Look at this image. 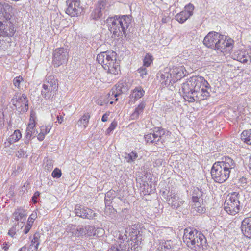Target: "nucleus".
<instances>
[{
	"label": "nucleus",
	"mask_w": 251,
	"mask_h": 251,
	"mask_svg": "<svg viewBox=\"0 0 251 251\" xmlns=\"http://www.w3.org/2000/svg\"><path fill=\"white\" fill-rule=\"evenodd\" d=\"M13 215L15 221L21 222L20 226L22 227L26 219L25 211L23 209H18L14 212Z\"/></svg>",
	"instance_id": "obj_22"
},
{
	"label": "nucleus",
	"mask_w": 251,
	"mask_h": 251,
	"mask_svg": "<svg viewBox=\"0 0 251 251\" xmlns=\"http://www.w3.org/2000/svg\"><path fill=\"white\" fill-rule=\"evenodd\" d=\"M9 246L7 245V244L5 242L4 244H3V249L5 250V251H7L8 249H9Z\"/></svg>",
	"instance_id": "obj_57"
},
{
	"label": "nucleus",
	"mask_w": 251,
	"mask_h": 251,
	"mask_svg": "<svg viewBox=\"0 0 251 251\" xmlns=\"http://www.w3.org/2000/svg\"><path fill=\"white\" fill-rule=\"evenodd\" d=\"M212 88L208 82L202 76L200 77L194 93L195 101L203 100L210 97Z\"/></svg>",
	"instance_id": "obj_9"
},
{
	"label": "nucleus",
	"mask_w": 251,
	"mask_h": 251,
	"mask_svg": "<svg viewBox=\"0 0 251 251\" xmlns=\"http://www.w3.org/2000/svg\"><path fill=\"white\" fill-rule=\"evenodd\" d=\"M116 88H112L108 93V99L112 100L114 98L115 101L118 100V96L121 94L126 92L128 90V87L125 82L118 83L116 85Z\"/></svg>",
	"instance_id": "obj_18"
},
{
	"label": "nucleus",
	"mask_w": 251,
	"mask_h": 251,
	"mask_svg": "<svg viewBox=\"0 0 251 251\" xmlns=\"http://www.w3.org/2000/svg\"><path fill=\"white\" fill-rule=\"evenodd\" d=\"M217 43L215 50H219L222 52H229L233 46V41L231 39L226 40L223 35H221L219 40L217 41Z\"/></svg>",
	"instance_id": "obj_17"
},
{
	"label": "nucleus",
	"mask_w": 251,
	"mask_h": 251,
	"mask_svg": "<svg viewBox=\"0 0 251 251\" xmlns=\"http://www.w3.org/2000/svg\"><path fill=\"white\" fill-rule=\"evenodd\" d=\"M205 190L198 187L194 188L192 194V205L193 211L198 214L204 213L206 209L203 206V197Z\"/></svg>",
	"instance_id": "obj_11"
},
{
	"label": "nucleus",
	"mask_w": 251,
	"mask_h": 251,
	"mask_svg": "<svg viewBox=\"0 0 251 251\" xmlns=\"http://www.w3.org/2000/svg\"><path fill=\"white\" fill-rule=\"evenodd\" d=\"M29 183L28 182H25L23 186V187H27L29 185Z\"/></svg>",
	"instance_id": "obj_59"
},
{
	"label": "nucleus",
	"mask_w": 251,
	"mask_h": 251,
	"mask_svg": "<svg viewBox=\"0 0 251 251\" xmlns=\"http://www.w3.org/2000/svg\"><path fill=\"white\" fill-rule=\"evenodd\" d=\"M74 211L75 216L83 219H94L97 216V214L92 209L80 204L75 205Z\"/></svg>",
	"instance_id": "obj_16"
},
{
	"label": "nucleus",
	"mask_w": 251,
	"mask_h": 251,
	"mask_svg": "<svg viewBox=\"0 0 251 251\" xmlns=\"http://www.w3.org/2000/svg\"><path fill=\"white\" fill-rule=\"evenodd\" d=\"M66 5V13L71 17H77L83 12L80 0H67Z\"/></svg>",
	"instance_id": "obj_13"
},
{
	"label": "nucleus",
	"mask_w": 251,
	"mask_h": 251,
	"mask_svg": "<svg viewBox=\"0 0 251 251\" xmlns=\"http://www.w3.org/2000/svg\"><path fill=\"white\" fill-rule=\"evenodd\" d=\"M117 125V123L115 121H113L109 127L107 128L106 130V134H109L111 132L113 131V130L116 128V126Z\"/></svg>",
	"instance_id": "obj_44"
},
{
	"label": "nucleus",
	"mask_w": 251,
	"mask_h": 251,
	"mask_svg": "<svg viewBox=\"0 0 251 251\" xmlns=\"http://www.w3.org/2000/svg\"><path fill=\"white\" fill-rule=\"evenodd\" d=\"M98 229H99V230H101V231H103V229H96V230H97Z\"/></svg>",
	"instance_id": "obj_61"
},
{
	"label": "nucleus",
	"mask_w": 251,
	"mask_h": 251,
	"mask_svg": "<svg viewBox=\"0 0 251 251\" xmlns=\"http://www.w3.org/2000/svg\"><path fill=\"white\" fill-rule=\"evenodd\" d=\"M52 163L50 161L45 165V170H49L52 168Z\"/></svg>",
	"instance_id": "obj_55"
},
{
	"label": "nucleus",
	"mask_w": 251,
	"mask_h": 251,
	"mask_svg": "<svg viewBox=\"0 0 251 251\" xmlns=\"http://www.w3.org/2000/svg\"><path fill=\"white\" fill-rule=\"evenodd\" d=\"M183 240L188 247L196 251H202L207 247V241L204 235L191 227L184 229Z\"/></svg>",
	"instance_id": "obj_3"
},
{
	"label": "nucleus",
	"mask_w": 251,
	"mask_h": 251,
	"mask_svg": "<svg viewBox=\"0 0 251 251\" xmlns=\"http://www.w3.org/2000/svg\"><path fill=\"white\" fill-rule=\"evenodd\" d=\"M239 193L234 192L228 195L224 203V210L229 214L234 215L238 213L240 209Z\"/></svg>",
	"instance_id": "obj_8"
},
{
	"label": "nucleus",
	"mask_w": 251,
	"mask_h": 251,
	"mask_svg": "<svg viewBox=\"0 0 251 251\" xmlns=\"http://www.w3.org/2000/svg\"><path fill=\"white\" fill-rule=\"evenodd\" d=\"M106 2L103 0H99L96 7L97 9L103 14L105 12Z\"/></svg>",
	"instance_id": "obj_34"
},
{
	"label": "nucleus",
	"mask_w": 251,
	"mask_h": 251,
	"mask_svg": "<svg viewBox=\"0 0 251 251\" xmlns=\"http://www.w3.org/2000/svg\"><path fill=\"white\" fill-rule=\"evenodd\" d=\"M86 236H95L96 235L97 230L95 229V227L90 226H86Z\"/></svg>",
	"instance_id": "obj_36"
},
{
	"label": "nucleus",
	"mask_w": 251,
	"mask_h": 251,
	"mask_svg": "<svg viewBox=\"0 0 251 251\" xmlns=\"http://www.w3.org/2000/svg\"><path fill=\"white\" fill-rule=\"evenodd\" d=\"M235 167L236 163L231 158L227 156L222 158V161L213 164L211 170L212 177L216 182L223 183L229 178Z\"/></svg>",
	"instance_id": "obj_2"
},
{
	"label": "nucleus",
	"mask_w": 251,
	"mask_h": 251,
	"mask_svg": "<svg viewBox=\"0 0 251 251\" xmlns=\"http://www.w3.org/2000/svg\"><path fill=\"white\" fill-rule=\"evenodd\" d=\"M187 71L184 66L176 67L170 69L166 68L157 74V77H160V81L164 85H169L181 79L185 76Z\"/></svg>",
	"instance_id": "obj_5"
},
{
	"label": "nucleus",
	"mask_w": 251,
	"mask_h": 251,
	"mask_svg": "<svg viewBox=\"0 0 251 251\" xmlns=\"http://www.w3.org/2000/svg\"><path fill=\"white\" fill-rule=\"evenodd\" d=\"M140 248L126 234H120L116 243L112 245L107 251H138Z\"/></svg>",
	"instance_id": "obj_6"
},
{
	"label": "nucleus",
	"mask_w": 251,
	"mask_h": 251,
	"mask_svg": "<svg viewBox=\"0 0 251 251\" xmlns=\"http://www.w3.org/2000/svg\"><path fill=\"white\" fill-rule=\"evenodd\" d=\"M138 157L137 153L135 151H132L128 153L125 158L127 160L128 163L134 162Z\"/></svg>",
	"instance_id": "obj_32"
},
{
	"label": "nucleus",
	"mask_w": 251,
	"mask_h": 251,
	"mask_svg": "<svg viewBox=\"0 0 251 251\" xmlns=\"http://www.w3.org/2000/svg\"><path fill=\"white\" fill-rule=\"evenodd\" d=\"M145 91L141 87H136L132 91L130 98L131 100L133 99L134 101H136L142 97Z\"/></svg>",
	"instance_id": "obj_26"
},
{
	"label": "nucleus",
	"mask_w": 251,
	"mask_h": 251,
	"mask_svg": "<svg viewBox=\"0 0 251 251\" xmlns=\"http://www.w3.org/2000/svg\"><path fill=\"white\" fill-rule=\"evenodd\" d=\"M32 226V225L27 223V224L25 225V228H24V233L25 234H27L29 231Z\"/></svg>",
	"instance_id": "obj_50"
},
{
	"label": "nucleus",
	"mask_w": 251,
	"mask_h": 251,
	"mask_svg": "<svg viewBox=\"0 0 251 251\" xmlns=\"http://www.w3.org/2000/svg\"><path fill=\"white\" fill-rule=\"evenodd\" d=\"M145 102H141L138 106L135 109L134 111L130 116V118L132 120H136L139 118V116L142 114L143 110L145 107Z\"/></svg>",
	"instance_id": "obj_27"
},
{
	"label": "nucleus",
	"mask_w": 251,
	"mask_h": 251,
	"mask_svg": "<svg viewBox=\"0 0 251 251\" xmlns=\"http://www.w3.org/2000/svg\"><path fill=\"white\" fill-rule=\"evenodd\" d=\"M102 15V14L100 12L97 8H95L91 13V17L95 20H97L100 19Z\"/></svg>",
	"instance_id": "obj_39"
},
{
	"label": "nucleus",
	"mask_w": 251,
	"mask_h": 251,
	"mask_svg": "<svg viewBox=\"0 0 251 251\" xmlns=\"http://www.w3.org/2000/svg\"><path fill=\"white\" fill-rule=\"evenodd\" d=\"M26 247L25 246L22 247L20 248V249L18 251H26Z\"/></svg>",
	"instance_id": "obj_58"
},
{
	"label": "nucleus",
	"mask_w": 251,
	"mask_h": 251,
	"mask_svg": "<svg viewBox=\"0 0 251 251\" xmlns=\"http://www.w3.org/2000/svg\"><path fill=\"white\" fill-rule=\"evenodd\" d=\"M241 140L248 145H251V129L244 130L241 135Z\"/></svg>",
	"instance_id": "obj_28"
},
{
	"label": "nucleus",
	"mask_w": 251,
	"mask_h": 251,
	"mask_svg": "<svg viewBox=\"0 0 251 251\" xmlns=\"http://www.w3.org/2000/svg\"><path fill=\"white\" fill-rule=\"evenodd\" d=\"M194 9V5L191 3H189L185 6V10L183 11H186V13L187 14H188V15L189 16V17H190L193 14Z\"/></svg>",
	"instance_id": "obj_40"
},
{
	"label": "nucleus",
	"mask_w": 251,
	"mask_h": 251,
	"mask_svg": "<svg viewBox=\"0 0 251 251\" xmlns=\"http://www.w3.org/2000/svg\"><path fill=\"white\" fill-rule=\"evenodd\" d=\"M16 230H17L16 227L13 226L9 229L8 234L9 236L13 237L14 236V235L16 234Z\"/></svg>",
	"instance_id": "obj_49"
},
{
	"label": "nucleus",
	"mask_w": 251,
	"mask_h": 251,
	"mask_svg": "<svg viewBox=\"0 0 251 251\" xmlns=\"http://www.w3.org/2000/svg\"><path fill=\"white\" fill-rule=\"evenodd\" d=\"M113 102H114L113 101H110V104H112L113 103Z\"/></svg>",
	"instance_id": "obj_60"
},
{
	"label": "nucleus",
	"mask_w": 251,
	"mask_h": 251,
	"mask_svg": "<svg viewBox=\"0 0 251 251\" xmlns=\"http://www.w3.org/2000/svg\"><path fill=\"white\" fill-rule=\"evenodd\" d=\"M40 194V193L39 191H36L34 193V194L32 198V201L34 204H35L37 202V199H38V198L39 197Z\"/></svg>",
	"instance_id": "obj_47"
},
{
	"label": "nucleus",
	"mask_w": 251,
	"mask_h": 251,
	"mask_svg": "<svg viewBox=\"0 0 251 251\" xmlns=\"http://www.w3.org/2000/svg\"><path fill=\"white\" fill-rule=\"evenodd\" d=\"M43 85H47L48 87H51L58 89V80L54 75H47L46 76Z\"/></svg>",
	"instance_id": "obj_24"
},
{
	"label": "nucleus",
	"mask_w": 251,
	"mask_h": 251,
	"mask_svg": "<svg viewBox=\"0 0 251 251\" xmlns=\"http://www.w3.org/2000/svg\"><path fill=\"white\" fill-rule=\"evenodd\" d=\"M111 199H108V198H105V207H106V209H105V213L106 214H108V210H113V208H111L110 207V204L111 203Z\"/></svg>",
	"instance_id": "obj_41"
},
{
	"label": "nucleus",
	"mask_w": 251,
	"mask_h": 251,
	"mask_svg": "<svg viewBox=\"0 0 251 251\" xmlns=\"http://www.w3.org/2000/svg\"><path fill=\"white\" fill-rule=\"evenodd\" d=\"M50 130V128H48L47 126H42L40 129V132H43L45 135L48 134Z\"/></svg>",
	"instance_id": "obj_48"
},
{
	"label": "nucleus",
	"mask_w": 251,
	"mask_h": 251,
	"mask_svg": "<svg viewBox=\"0 0 251 251\" xmlns=\"http://www.w3.org/2000/svg\"><path fill=\"white\" fill-rule=\"evenodd\" d=\"M232 57L234 60H236L241 63L251 62V58L249 53L245 50H238L235 51Z\"/></svg>",
	"instance_id": "obj_20"
},
{
	"label": "nucleus",
	"mask_w": 251,
	"mask_h": 251,
	"mask_svg": "<svg viewBox=\"0 0 251 251\" xmlns=\"http://www.w3.org/2000/svg\"><path fill=\"white\" fill-rule=\"evenodd\" d=\"M241 228L245 237L251 238V217L245 218L242 221Z\"/></svg>",
	"instance_id": "obj_21"
},
{
	"label": "nucleus",
	"mask_w": 251,
	"mask_h": 251,
	"mask_svg": "<svg viewBox=\"0 0 251 251\" xmlns=\"http://www.w3.org/2000/svg\"><path fill=\"white\" fill-rule=\"evenodd\" d=\"M173 242L171 241H167L164 243V248L167 250L171 249L173 247Z\"/></svg>",
	"instance_id": "obj_46"
},
{
	"label": "nucleus",
	"mask_w": 251,
	"mask_h": 251,
	"mask_svg": "<svg viewBox=\"0 0 251 251\" xmlns=\"http://www.w3.org/2000/svg\"><path fill=\"white\" fill-rule=\"evenodd\" d=\"M109 116V112L105 113L102 117L101 121L103 122H106L108 120V116Z\"/></svg>",
	"instance_id": "obj_52"
},
{
	"label": "nucleus",
	"mask_w": 251,
	"mask_h": 251,
	"mask_svg": "<svg viewBox=\"0 0 251 251\" xmlns=\"http://www.w3.org/2000/svg\"><path fill=\"white\" fill-rule=\"evenodd\" d=\"M62 175L61 171L58 168H55L52 173V176L54 178H59Z\"/></svg>",
	"instance_id": "obj_45"
},
{
	"label": "nucleus",
	"mask_w": 251,
	"mask_h": 251,
	"mask_svg": "<svg viewBox=\"0 0 251 251\" xmlns=\"http://www.w3.org/2000/svg\"><path fill=\"white\" fill-rule=\"evenodd\" d=\"M189 16L186 13V11H182L179 13L177 14L175 16V19L180 23H183L186 21L189 18Z\"/></svg>",
	"instance_id": "obj_30"
},
{
	"label": "nucleus",
	"mask_w": 251,
	"mask_h": 251,
	"mask_svg": "<svg viewBox=\"0 0 251 251\" xmlns=\"http://www.w3.org/2000/svg\"><path fill=\"white\" fill-rule=\"evenodd\" d=\"M152 56L149 54H146L143 60V66L149 67L152 63Z\"/></svg>",
	"instance_id": "obj_37"
},
{
	"label": "nucleus",
	"mask_w": 251,
	"mask_h": 251,
	"mask_svg": "<svg viewBox=\"0 0 251 251\" xmlns=\"http://www.w3.org/2000/svg\"><path fill=\"white\" fill-rule=\"evenodd\" d=\"M27 152V147L26 146H25L24 147L20 148L17 151V153L16 154V156L18 158L24 157L25 155V157L27 156L26 155Z\"/></svg>",
	"instance_id": "obj_38"
},
{
	"label": "nucleus",
	"mask_w": 251,
	"mask_h": 251,
	"mask_svg": "<svg viewBox=\"0 0 251 251\" xmlns=\"http://www.w3.org/2000/svg\"><path fill=\"white\" fill-rule=\"evenodd\" d=\"M45 135L43 134V132H40V133L38 134L37 138L40 141H43L45 138Z\"/></svg>",
	"instance_id": "obj_54"
},
{
	"label": "nucleus",
	"mask_w": 251,
	"mask_h": 251,
	"mask_svg": "<svg viewBox=\"0 0 251 251\" xmlns=\"http://www.w3.org/2000/svg\"><path fill=\"white\" fill-rule=\"evenodd\" d=\"M86 226H78L76 227L75 231L76 232V234H78V236H86Z\"/></svg>",
	"instance_id": "obj_35"
},
{
	"label": "nucleus",
	"mask_w": 251,
	"mask_h": 251,
	"mask_svg": "<svg viewBox=\"0 0 251 251\" xmlns=\"http://www.w3.org/2000/svg\"><path fill=\"white\" fill-rule=\"evenodd\" d=\"M40 237V235L38 233H36L34 236L33 238L31 240V244L30 246L34 245L35 250H36L38 249V247L40 244L39 238Z\"/></svg>",
	"instance_id": "obj_33"
},
{
	"label": "nucleus",
	"mask_w": 251,
	"mask_h": 251,
	"mask_svg": "<svg viewBox=\"0 0 251 251\" xmlns=\"http://www.w3.org/2000/svg\"><path fill=\"white\" fill-rule=\"evenodd\" d=\"M32 215H31L28 219V220H27V223L29 224H30L31 225H32L33 222H34V221L35 220L34 218V217H32Z\"/></svg>",
	"instance_id": "obj_56"
},
{
	"label": "nucleus",
	"mask_w": 251,
	"mask_h": 251,
	"mask_svg": "<svg viewBox=\"0 0 251 251\" xmlns=\"http://www.w3.org/2000/svg\"><path fill=\"white\" fill-rule=\"evenodd\" d=\"M109 31L115 37L129 38L130 29L132 26L131 17L129 15L115 16L106 20Z\"/></svg>",
	"instance_id": "obj_1"
},
{
	"label": "nucleus",
	"mask_w": 251,
	"mask_h": 251,
	"mask_svg": "<svg viewBox=\"0 0 251 251\" xmlns=\"http://www.w3.org/2000/svg\"><path fill=\"white\" fill-rule=\"evenodd\" d=\"M56 118L57 121L55 122V123L58 122L59 124H61L63 122L64 118L61 115H57Z\"/></svg>",
	"instance_id": "obj_53"
},
{
	"label": "nucleus",
	"mask_w": 251,
	"mask_h": 251,
	"mask_svg": "<svg viewBox=\"0 0 251 251\" xmlns=\"http://www.w3.org/2000/svg\"><path fill=\"white\" fill-rule=\"evenodd\" d=\"M57 90V89L51 87H49L47 85H43V89L41 91V94L46 99H49L54 96Z\"/></svg>",
	"instance_id": "obj_23"
},
{
	"label": "nucleus",
	"mask_w": 251,
	"mask_h": 251,
	"mask_svg": "<svg viewBox=\"0 0 251 251\" xmlns=\"http://www.w3.org/2000/svg\"><path fill=\"white\" fill-rule=\"evenodd\" d=\"M169 132L161 127H155L153 133L145 135L144 138L147 143L154 144L156 146L162 145L165 141V136Z\"/></svg>",
	"instance_id": "obj_10"
},
{
	"label": "nucleus",
	"mask_w": 251,
	"mask_h": 251,
	"mask_svg": "<svg viewBox=\"0 0 251 251\" xmlns=\"http://www.w3.org/2000/svg\"><path fill=\"white\" fill-rule=\"evenodd\" d=\"M221 37V34L218 32H210L204 38L203 44L207 47L215 49L216 44Z\"/></svg>",
	"instance_id": "obj_19"
},
{
	"label": "nucleus",
	"mask_w": 251,
	"mask_h": 251,
	"mask_svg": "<svg viewBox=\"0 0 251 251\" xmlns=\"http://www.w3.org/2000/svg\"><path fill=\"white\" fill-rule=\"evenodd\" d=\"M11 102L16 108L21 107V111L23 112L27 111L28 100L25 94H23L22 96H20L19 93H16L11 100Z\"/></svg>",
	"instance_id": "obj_15"
},
{
	"label": "nucleus",
	"mask_w": 251,
	"mask_h": 251,
	"mask_svg": "<svg viewBox=\"0 0 251 251\" xmlns=\"http://www.w3.org/2000/svg\"><path fill=\"white\" fill-rule=\"evenodd\" d=\"M116 56L115 52L109 50L99 54L97 56V61L108 73L116 75L120 71L119 63L116 59Z\"/></svg>",
	"instance_id": "obj_4"
},
{
	"label": "nucleus",
	"mask_w": 251,
	"mask_h": 251,
	"mask_svg": "<svg viewBox=\"0 0 251 251\" xmlns=\"http://www.w3.org/2000/svg\"><path fill=\"white\" fill-rule=\"evenodd\" d=\"M138 71L140 73V75L142 78H145L147 74V71L146 67L142 66L140 67L138 69Z\"/></svg>",
	"instance_id": "obj_43"
},
{
	"label": "nucleus",
	"mask_w": 251,
	"mask_h": 251,
	"mask_svg": "<svg viewBox=\"0 0 251 251\" xmlns=\"http://www.w3.org/2000/svg\"><path fill=\"white\" fill-rule=\"evenodd\" d=\"M68 58V51L67 49L57 48L53 51L52 64L54 67H58L65 63Z\"/></svg>",
	"instance_id": "obj_12"
},
{
	"label": "nucleus",
	"mask_w": 251,
	"mask_h": 251,
	"mask_svg": "<svg viewBox=\"0 0 251 251\" xmlns=\"http://www.w3.org/2000/svg\"><path fill=\"white\" fill-rule=\"evenodd\" d=\"M113 193H114V191H109L105 194V197L108 198V199H112L113 198Z\"/></svg>",
	"instance_id": "obj_51"
},
{
	"label": "nucleus",
	"mask_w": 251,
	"mask_h": 251,
	"mask_svg": "<svg viewBox=\"0 0 251 251\" xmlns=\"http://www.w3.org/2000/svg\"><path fill=\"white\" fill-rule=\"evenodd\" d=\"M90 116L89 113L84 114L79 120L78 125L79 126H83L84 128H86L88 126Z\"/></svg>",
	"instance_id": "obj_29"
},
{
	"label": "nucleus",
	"mask_w": 251,
	"mask_h": 251,
	"mask_svg": "<svg viewBox=\"0 0 251 251\" xmlns=\"http://www.w3.org/2000/svg\"><path fill=\"white\" fill-rule=\"evenodd\" d=\"M24 79L21 76H17L13 79V84L15 86V87H17L18 88H20V84L21 82L23 81Z\"/></svg>",
	"instance_id": "obj_42"
},
{
	"label": "nucleus",
	"mask_w": 251,
	"mask_h": 251,
	"mask_svg": "<svg viewBox=\"0 0 251 251\" xmlns=\"http://www.w3.org/2000/svg\"><path fill=\"white\" fill-rule=\"evenodd\" d=\"M200 77L199 76H193L188 79L186 82L183 83L181 85L180 93L182 94L184 100L189 102L195 101L194 93L196 90V86Z\"/></svg>",
	"instance_id": "obj_7"
},
{
	"label": "nucleus",
	"mask_w": 251,
	"mask_h": 251,
	"mask_svg": "<svg viewBox=\"0 0 251 251\" xmlns=\"http://www.w3.org/2000/svg\"><path fill=\"white\" fill-rule=\"evenodd\" d=\"M35 125L34 122L30 123L28 124V126L26 129L25 136V143L26 145L29 143V141L32 138V136L34 135V132H33V130Z\"/></svg>",
	"instance_id": "obj_25"
},
{
	"label": "nucleus",
	"mask_w": 251,
	"mask_h": 251,
	"mask_svg": "<svg viewBox=\"0 0 251 251\" xmlns=\"http://www.w3.org/2000/svg\"><path fill=\"white\" fill-rule=\"evenodd\" d=\"M165 193V192H163V195L169 205L173 209H177L184 202L174 190L169 191L166 195Z\"/></svg>",
	"instance_id": "obj_14"
},
{
	"label": "nucleus",
	"mask_w": 251,
	"mask_h": 251,
	"mask_svg": "<svg viewBox=\"0 0 251 251\" xmlns=\"http://www.w3.org/2000/svg\"><path fill=\"white\" fill-rule=\"evenodd\" d=\"M22 137V134L19 130H15L8 139V142L10 144L18 141Z\"/></svg>",
	"instance_id": "obj_31"
}]
</instances>
